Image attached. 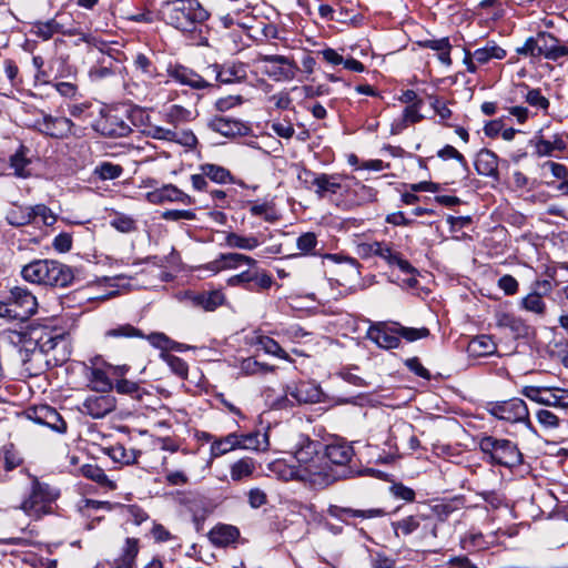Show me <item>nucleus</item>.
I'll use <instances>...</instances> for the list:
<instances>
[{
	"mask_svg": "<svg viewBox=\"0 0 568 568\" xmlns=\"http://www.w3.org/2000/svg\"><path fill=\"white\" fill-rule=\"evenodd\" d=\"M323 448L322 442L298 434L292 446V454L298 465L285 469L281 475L282 478L310 483L314 486H327L335 481L336 476L331 473V467L327 463H323Z\"/></svg>",
	"mask_w": 568,
	"mask_h": 568,
	"instance_id": "f257e3e1",
	"label": "nucleus"
},
{
	"mask_svg": "<svg viewBox=\"0 0 568 568\" xmlns=\"http://www.w3.org/2000/svg\"><path fill=\"white\" fill-rule=\"evenodd\" d=\"M165 22L182 32H194L209 18L210 12L199 0H174L161 10Z\"/></svg>",
	"mask_w": 568,
	"mask_h": 568,
	"instance_id": "f03ea898",
	"label": "nucleus"
},
{
	"mask_svg": "<svg viewBox=\"0 0 568 568\" xmlns=\"http://www.w3.org/2000/svg\"><path fill=\"white\" fill-rule=\"evenodd\" d=\"M24 281L52 287H67L74 280L72 268L54 260H34L21 270Z\"/></svg>",
	"mask_w": 568,
	"mask_h": 568,
	"instance_id": "7ed1b4c3",
	"label": "nucleus"
},
{
	"mask_svg": "<svg viewBox=\"0 0 568 568\" xmlns=\"http://www.w3.org/2000/svg\"><path fill=\"white\" fill-rule=\"evenodd\" d=\"M38 308L36 296L27 288L14 286L0 295V317L26 322Z\"/></svg>",
	"mask_w": 568,
	"mask_h": 568,
	"instance_id": "20e7f679",
	"label": "nucleus"
},
{
	"mask_svg": "<svg viewBox=\"0 0 568 568\" xmlns=\"http://www.w3.org/2000/svg\"><path fill=\"white\" fill-rule=\"evenodd\" d=\"M479 448L494 464L513 467L521 463V454L508 439L485 436L479 442Z\"/></svg>",
	"mask_w": 568,
	"mask_h": 568,
	"instance_id": "39448f33",
	"label": "nucleus"
},
{
	"mask_svg": "<svg viewBox=\"0 0 568 568\" xmlns=\"http://www.w3.org/2000/svg\"><path fill=\"white\" fill-rule=\"evenodd\" d=\"M323 463H327L331 467V473L336 476V480L341 478H348L353 475V470L348 467L353 456L354 449L345 442H334L324 445L323 448Z\"/></svg>",
	"mask_w": 568,
	"mask_h": 568,
	"instance_id": "423d86ee",
	"label": "nucleus"
},
{
	"mask_svg": "<svg viewBox=\"0 0 568 568\" xmlns=\"http://www.w3.org/2000/svg\"><path fill=\"white\" fill-rule=\"evenodd\" d=\"M58 493L45 483H41L37 477H32L31 493L23 500L21 509L29 516L41 517L47 514L50 504L55 500Z\"/></svg>",
	"mask_w": 568,
	"mask_h": 568,
	"instance_id": "0eeeda50",
	"label": "nucleus"
},
{
	"mask_svg": "<svg viewBox=\"0 0 568 568\" xmlns=\"http://www.w3.org/2000/svg\"><path fill=\"white\" fill-rule=\"evenodd\" d=\"M303 186L313 191L318 199H325L336 194L342 189L341 178L326 173H315L311 170H303L298 174Z\"/></svg>",
	"mask_w": 568,
	"mask_h": 568,
	"instance_id": "6e6552de",
	"label": "nucleus"
},
{
	"mask_svg": "<svg viewBox=\"0 0 568 568\" xmlns=\"http://www.w3.org/2000/svg\"><path fill=\"white\" fill-rule=\"evenodd\" d=\"M487 409L498 419L509 423L524 422L527 425H530L528 406L520 398L488 403Z\"/></svg>",
	"mask_w": 568,
	"mask_h": 568,
	"instance_id": "1a4fd4ad",
	"label": "nucleus"
},
{
	"mask_svg": "<svg viewBox=\"0 0 568 568\" xmlns=\"http://www.w3.org/2000/svg\"><path fill=\"white\" fill-rule=\"evenodd\" d=\"M258 60L270 64V67L265 69V73L275 81H291L300 71L296 62L285 55L263 54Z\"/></svg>",
	"mask_w": 568,
	"mask_h": 568,
	"instance_id": "9d476101",
	"label": "nucleus"
},
{
	"mask_svg": "<svg viewBox=\"0 0 568 568\" xmlns=\"http://www.w3.org/2000/svg\"><path fill=\"white\" fill-rule=\"evenodd\" d=\"M257 434L231 433L225 437L217 438L211 444L212 457H221L236 448H254L257 446Z\"/></svg>",
	"mask_w": 568,
	"mask_h": 568,
	"instance_id": "9b49d317",
	"label": "nucleus"
},
{
	"mask_svg": "<svg viewBox=\"0 0 568 568\" xmlns=\"http://www.w3.org/2000/svg\"><path fill=\"white\" fill-rule=\"evenodd\" d=\"M26 416L36 424L45 426L57 433L63 434L67 432V423L57 409L49 405L30 407L26 410Z\"/></svg>",
	"mask_w": 568,
	"mask_h": 568,
	"instance_id": "f8f14e48",
	"label": "nucleus"
},
{
	"mask_svg": "<svg viewBox=\"0 0 568 568\" xmlns=\"http://www.w3.org/2000/svg\"><path fill=\"white\" fill-rule=\"evenodd\" d=\"M34 129L40 133L53 138V139H65L72 133L74 123L64 116H52L50 114H43L41 118L34 121Z\"/></svg>",
	"mask_w": 568,
	"mask_h": 568,
	"instance_id": "ddd939ff",
	"label": "nucleus"
},
{
	"mask_svg": "<svg viewBox=\"0 0 568 568\" xmlns=\"http://www.w3.org/2000/svg\"><path fill=\"white\" fill-rule=\"evenodd\" d=\"M94 129L104 136L116 139L128 136L132 129L130 121L118 113H102L97 120Z\"/></svg>",
	"mask_w": 568,
	"mask_h": 568,
	"instance_id": "4468645a",
	"label": "nucleus"
},
{
	"mask_svg": "<svg viewBox=\"0 0 568 568\" xmlns=\"http://www.w3.org/2000/svg\"><path fill=\"white\" fill-rule=\"evenodd\" d=\"M116 408V398L109 392L88 396L81 412L94 419L104 418Z\"/></svg>",
	"mask_w": 568,
	"mask_h": 568,
	"instance_id": "2eb2a0df",
	"label": "nucleus"
},
{
	"mask_svg": "<svg viewBox=\"0 0 568 568\" xmlns=\"http://www.w3.org/2000/svg\"><path fill=\"white\" fill-rule=\"evenodd\" d=\"M145 200L151 204H163L165 202H179L183 204H193L194 200L173 184L150 191L145 194Z\"/></svg>",
	"mask_w": 568,
	"mask_h": 568,
	"instance_id": "dca6fc26",
	"label": "nucleus"
},
{
	"mask_svg": "<svg viewBox=\"0 0 568 568\" xmlns=\"http://www.w3.org/2000/svg\"><path fill=\"white\" fill-rule=\"evenodd\" d=\"M211 68L222 84L240 83L247 78V65L243 62L214 63Z\"/></svg>",
	"mask_w": 568,
	"mask_h": 568,
	"instance_id": "f3484780",
	"label": "nucleus"
},
{
	"mask_svg": "<svg viewBox=\"0 0 568 568\" xmlns=\"http://www.w3.org/2000/svg\"><path fill=\"white\" fill-rule=\"evenodd\" d=\"M327 513L331 517L336 518L346 525H353L349 518L373 519L386 515V511L382 508L354 509L336 505H331Z\"/></svg>",
	"mask_w": 568,
	"mask_h": 568,
	"instance_id": "a211bd4d",
	"label": "nucleus"
},
{
	"mask_svg": "<svg viewBox=\"0 0 568 568\" xmlns=\"http://www.w3.org/2000/svg\"><path fill=\"white\" fill-rule=\"evenodd\" d=\"M429 517L423 514L417 515H410L407 516L400 520L394 521L393 528L395 530V534L398 535V530L402 531L403 535L408 536L413 532H415L423 523L424 529L429 528V534L436 538L437 537V525L434 523H428Z\"/></svg>",
	"mask_w": 568,
	"mask_h": 568,
	"instance_id": "6ab92c4d",
	"label": "nucleus"
},
{
	"mask_svg": "<svg viewBox=\"0 0 568 568\" xmlns=\"http://www.w3.org/2000/svg\"><path fill=\"white\" fill-rule=\"evenodd\" d=\"M535 403L560 408L568 407V390L535 385Z\"/></svg>",
	"mask_w": 568,
	"mask_h": 568,
	"instance_id": "aec40b11",
	"label": "nucleus"
},
{
	"mask_svg": "<svg viewBox=\"0 0 568 568\" xmlns=\"http://www.w3.org/2000/svg\"><path fill=\"white\" fill-rule=\"evenodd\" d=\"M209 128L224 136L246 135L250 130L242 121L226 116H215Z\"/></svg>",
	"mask_w": 568,
	"mask_h": 568,
	"instance_id": "412c9836",
	"label": "nucleus"
},
{
	"mask_svg": "<svg viewBox=\"0 0 568 568\" xmlns=\"http://www.w3.org/2000/svg\"><path fill=\"white\" fill-rule=\"evenodd\" d=\"M170 77L176 82L196 90L211 87L200 74L182 65H176L170 70Z\"/></svg>",
	"mask_w": 568,
	"mask_h": 568,
	"instance_id": "4be33fe9",
	"label": "nucleus"
},
{
	"mask_svg": "<svg viewBox=\"0 0 568 568\" xmlns=\"http://www.w3.org/2000/svg\"><path fill=\"white\" fill-rule=\"evenodd\" d=\"M246 263L250 266H255L256 261L247 255L240 253H225L221 254L219 258L209 263L207 268L213 272H219L222 268H233Z\"/></svg>",
	"mask_w": 568,
	"mask_h": 568,
	"instance_id": "5701e85b",
	"label": "nucleus"
},
{
	"mask_svg": "<svg viewBox=\"0 0 568 568\" xmlns=\"http://www.w3.org/2000/svg\"><path fill=\"white\" fill-rule=\"evenodd\" d=\"M475 169L479 175L496 176L498 174V158L488 150H480L475 160Z\"/></svg>",
	"mask_w": 568,
	"mask_h": 568,
	"instance_id": "b1692460",
	"label": "nucleus"
},
{
	"mask_svg": "<svg viewBox=\"0 0 568 568\" xmlns=\"http://www.w3.org/2000/svg\"><path fill=\"white\" fill-rule=\"evenodd\" d=\"M239 537V529L231 525H219L209 532L210 541L217 547H226L235 542Z\"/></svg>",
	"mask_w": 568,
	"mask_h": 568,
	"instance_id": "393cba45",
	"label": "nucleus"
},
{
	"mask_svg": "<svg viewBox=\"0 0 568 568\" xmlns=\"http://www.w3.org/2000/svg\"><path fill=\"white\" fill-rule=\"evenodd\" d=\"M286 396H291L297 403H314L320 399V390L307 383H300L294 386H287Z\"/></svg>",
	"mask_w": 568,
	"mask_h": 568,
	"instance_id": "a878e982",
	"label": "nucleus"
},
{
	"mask_svg": "<svg viewBox=\"0 0 568 568\" xmlns=\"http://www.w3.org/2000/svg\"><path fill=\"white\" fill-rule=\"evenodd\" d=\"M535 50L539 54L551 58H557L564 53V50L557 44V39L546 32H538L535 37Z\"/></svg>",
	"mask_w": 568,
	"mask_h": 568,
	"instance_id": "bb28decb",
	"label": "nucleus"
},
{
	"mask_svg": "<svg viewBox=\"0 0 568 568\" xmlns=\"http://www.w3.org/2000/svg\"><path fill=\"white\" fill-rule=\"evenodd\" d=\"M37 344L41 352L49 353L50 351H55L59 346L65 349L68 341L64 334H53L51 331H43L37 337Z\"/></svg>",
	"mask_w": 568,
	"mask_h": 568,
	"instance_id": "cd10ccee",
	"label": "nucleus"
},
{
	"mask_svg": "<svg viewBox=\"0 0 568 568\" xmlns=\"http://www.w3.org/2000/svg\"><path fill=\"white\" fill-rule=\"evenodd\" d=\"M372 339L379 346L386 349L397 348L400 344L399 335L396 333V325L394 328H378L371 333Z\"/></svg>",
	"mask_w": 568,
	"mask_h": 568,
	"instance_id": "c85d7f7f",
	"label": "nucleus"
},
{
	"mask_svg": "<svg viewBox=\"0 0 568 568\" xmlns=\"http://www.w3.org/2000/svg\"><path fill=\"white\" fill-rule=\"evenodd\" d=\"M32 206L14 205L6 213L7 222L16 227L33 223Z\"/></svg>",
	"mask_w": 568,
	"mask_h": 568,
	"instance_id": "c756f323",
	"label": "nucleus"
},
{
	"mask_svg": "<svg viewBox=\"0 0 568 568\" xmlns=\"http://www.w3.org/2000/svg\"><path fill=\"white\" fill-rule=\"evenodd\" d=\"M81 473L85 478H88L92 481H95L103 488H106L109 490H113L116 488L115 483L113 480H111L106 476L104 470L101 467H99L98 465L85 464L81 467Z\"/></svg>",
	"mask_w": 568,
	"mask_h": 568,
	"instance_id": "7c9ffc66",
	"label": "nucleus"
},
{
	"mask_svg": "<svg viewBox=\"0 0 568 568\" xmlns=\"http://www.w3.org/2000/svg\"><path fill=\"white\" fill-rule=\"evenodd\" d=\"M114 58L112 55L102 54L97 60V64L91 67L89 77L92 81H100L114 74Z\"/></svg>",
	"mask_w": 568,
	"mask_h": 568,
	"instance_id": "2f4dec72",
	"label": "nucleus"
},
{
	"mask_svg": "<svg viewBox=\"0 0 568 568\" xmlns=\"http://www.w3.org/2000/svg\"><path fill=\"white\" fill-rule=\"evenodd\" d=\"M467 351L473 356L481 357L493 354L496 351V345L490 336L480 335L469 342Z\"/></svg>",
	"mask_w": 568,
	"mask_h": 568,
	"instance_id": "473e14b6",
	"label": "nucleus"
},
{
	"mask_svg": "<svg viewBox=\"0 0 568 568\" xmlns=\"http://www.w3.org/2000/svg\"><path fill=\"white\" fill-rule=\"evenodd\" d=\"M565 148V142L558 135L554 136V141H549L540 130L539 135L535 136V152L539 155H552L554 151H562Z\"/></svg>",
	"mask_w": 568,
	"mask_h": 568,
	"instance_id": "72a5a7b5",
	"label": "nucleus"
},
{
	"mask_svg": "<svg viewBox=\"0 0 568 568\" xmlns=\"http://www.w3.org/2000/svg\"><path fill=\"white\" fill-rule=\"evenodd\" d=\"M471 54L477 64H486L491 59H504L506 57V51L495 43H488L483 48L476 49Z\"/></svg>",
	"mask_w": 568,
	"mask_h": 568,
	"instance_id": "f704fd0d",
	"label": "nucleus"
},
{
	"mask_svg": "<svg viewBox=\"0 0 568 568\" xmlns=\"http://www.w3.org/2000/svg\"><path fill=\"white\" fill-rule=\"evenodd\" d=\"M139 552L138 539L126 538L122 556L115 561L113 568H133Z\"/></svg>",
	"mask_w": 568,
	"mask_h": 568,
	"instance_id": "c9c22d12",
	"label": "nucleus"
},
{
	"mask_svg": "<svg viewBox=\"0 0 568 568\" xmlns=\"http://www.w3.org/2000/svg\"><path fill=\"white\" fill-rule=\"evenodd\" d=\"M28 152L29 150L24 145H20L18 151L10 156V166L19 178H27L30 175L28 170L30 164V160L27 158Z\"/></svg>",
	"mask_w": 568,
	"mask_h": 568,
	"instance_id": "e433bc0d",
	"label": "nucleus"
},
{
	"mask_svg": "<svg viewBox=\"0 0 568 568\" xmlns=\"http://www.w3.org/2000/svg\"><path fill=\"white\" fill-rule=\"evenodd\" d=\"M224 294L221 291H211L197 294L194 297V303L205 311H214L224 303Z\"/></svg>",
	"mask_w": 568,
	"mask_h": 568,
	"instance_id": "4c0bfd02",
	"label": "nucleus"
},
{
	"mask_svg": "<svg viewBox=\"0 0 568 568\" xmlns=\"http://www.w3.org/2000/svg\"><path fill=\"white\" fill-rule=\"evenodd\" d=\"M225 244L230 247L252 251L260 245V241L256 236H244L232 232L226 235Z\"/></svg>",
	"mask_w": 568,
	"mask_h": 568,
	"instance_id": "58836bf2",
	"label": "nucleus"
},
{
	"mask_svg": "<svg viewBox=\"0 0 568 568\" xmlns=\"http://www.w3.org/2000/svg\"><path fill=\"white\" fill-rule=\"evenodd\" d=\"M255 470V464L252 458L245 457L235 462L231 466V478L234 481H241L248 478Z\"/></svg>",
	"mask_w": 568,
	"mask_h": 568,
	"instance_id": "ea45409f",
	"label": "nucleus"
},
{
	"mask_svg": "<svg viewBox=\"0 0 568 568\" xmlns=\"http://www.w3.org/2000/svg\"><path fill=\"white\" fill-rule=\"evenodd\" d=\"M108 455L116 463L130 465L136 463L138 454L134 449H126L121 444H115L108 449Z\"/></svg>",
	"mask_w": 568,
	"mask_h": 568,
	"instance_id": "a19ab883",
	"label": "nucleus"
},
{
	"mask_svg": "<svg viewBox=\"0 0 568 568\" xmlns=\"http://www.w3.org/2000/svg\"><path fill=\"white\" fill-rule=\"evenodd\" d=\"M114 388L119 394L129 395L136 400H142L144 395H149L138 383L124 378L119 379Z\"/></svg>",
	"mask_w": 568,
	"mask_h": 568,
	"instance_id": "79ce46f5",
	"label": "nucleus"
},
{
	"mask_svg": "<svg viewBox=\"0 0 568 568\" xmlns=\"http://www.w3.org/2000/svg\"><path fill=\"white\" fill-rule=\"evenodd\" d=\"M191 114L190 110L181 105L173 104L164 112V120L166 123L176 128L179 124L189 122L191 120Z\"/></svg>",
	"mask_w": 568,
	"mask_h": 568,
	"instance_id": "37998d69",
	"label": "nucleus"
},
{
	"mask_svg": "<svg viewBox=\"0 0 568 568\" xmlns=\"http://www.w3.org/2000/svg\"><path fill=\"white\" fill-rule=\"evenodd\" d=\"M0 455L4 463V469L7 471H11L14 468L19 467L23 459L20 456V453L16 449L13 444H7L0 449Z\"/></svg>",
	"mask_w": 568,
	"mask_h": 568,
	"instance_id": "c03bdc74",
	"label": "nucleus"
},
{
	"mask_svg": "<svg viewBox=\"0 0 568 568\" xmlns=\"http://www.w3.org/2000/svg\"><path fill=\"white\" fill-rule=\"evenodd\" d=\"M201 171L203 175L216 183H225L232 180L230 171L220 165L206 163L201 165Z\"/></svg>",
	"mask_w": 568,
	"mask_h": 568,
	"instance_id": "a18cd8bd",
	"label": "nucleus"
},
{
	"mask_svg": "<svg viewBox=\"0 0 568 568\" xmlns=\"http://www.w3.org/2000/svg\"><path fill=\"white\" fill-rule=\"evenodd\" d=\"M36 28L37 34L43 40L51 39L55 33H67L63 30V26L59 23L55 19H50L45 22H38L36 24Z\"/></svg>",
	"mask_w": 568,
	"mask_h": 568,
	"instance_id": "49530a36",
	"label": "nucleus"
},
{
	"mask_svg": "<svg viewBox=\"0 0 568 568\" xmlns=\"http://www.w3.org/2000/svg\"><path fill=\"white\" fill-rule=\"evenodd\" d=\"M89 381L93 385V389L101 393L110 392L113 388V385L106 376L105 372L100 368L91 369Z\"/></svg>",
	"mask_w": 568,
	"mask_h": 568,
	"instance_id": "de8ad7c7",
	"label": "nucleus"
},
{
	"mask_svg": "<svg viewBox=\"0 0 568 568\" xmlns=\"http://www.w3.org/2000/svg\"><path fill=\"white\" fill-rule=\"evenodd\" d=\"M104 336L105 337H113V338H120V337H125V338H132V337L143 338L144 334L139 328L134 327L131 324H123V325H119V326H116L114 328L108 329L104 333Z\"/></svg>",
	"mask_w": 568,
	"mask_h": 568,
	"instance_id": "09e8293b",
	"label": "nucleus"
},
{
	"mask_svg": "<svg viewBox=\"0 0 568 568\" xmlns=\"http://www.w3.org/2000/svg\"><path fill=\"white\" fill-rule=\"evenodd\" d=\"M396 333L399 335V338L403 337L407 342H415L420 338H426L430 334L429 329L426 327L414 328L402 326L399 324H396Z\"/></svg>",
	"mask_w": 568,
	"mask_h": 568,
	"instance_id": "8fccbe9b",
	"label": "nucleus"
},
{
	"mask_svg": "<svg viewBox=\"0 0 568 568\" xmlns=\"http://www.w3.org/2000/svg\"><path fill=\"white\" fill-rule=\"evenodd\" d=\"M123 172V169L118 165L113 164L111 162H102L100 165H98L94 170V173L101 179V180H113L119 178Z\"/></svg>",
	"mask_w": 568,
	"mask_h": 568,
	"instance_id": "3c124183",
	"label": "nucleus"
},
{
	"mask_svg": "<svg viewBox=\"0 0 568 568\" xmlns=\"http://www.w3.org/2000/svg\"><path fill=\"white\" fill-rule=\"evenodd\" d=\"M161 357L178 376L182 378L187 376L189 367L182 358L169 353H163Z\"/></svg>",
	"mask_w": 568,
	"mask_h": 568,
	"instance_id": "603ef678",
	"label": "nucleus"
},
{
	"mask_svg": "<svg viewBox=\"0 0 568 568\" xmlns=\"http://www.w3.org/2000/svg\"><path fill=\"white\" fill-rule=\"evenodd\" d=\"M252 284L255 286L253 292L265 291L273 285V277L264 270L253 266Z\"/></svg>",
	"mask_w": 568,
	"mask_h": 568,
	"instance_id": "864d4df0",
	"label": "nucleus"
},
{
	"mask_svg": "<svg viewBox=\"0 0 568 568\" xmlns=\"http://www.w3.org/2000/svg\"><path fill=\"white\" fill-rule=\"evenodd\" d=\"M317 245V236L313 232H306L297 237L296 246L301 251V254H314V250Z\"/></svg>",
	"mask_w": 568,
	"mask_h": 568,
	"instance_id": "5fc2aeb1",
	"label": "nucleus"
},
{
	"mask_svg": "<svg viewBox=\"0 0 568 568\" xmlns=\"http://www.w3.org/2000/svg\"><path fill=\"white\" fill-rule=\"evenodd\" d=\"M111 225L115 230H118L119 232H122V233H131L136 230V222L134 221V219H132L129 215L121 214V213L116 214L112 219Z\"/></svg>",
	"mask_w": 568,
	"mask_h": 568,
	"instance_id": "6e6d98bb",
	"label": "nucleus"
},
{
	"mask_svg": "<svg viewBox=\"0 0 568 568\" xmlns=\"http://www.w3.org/2000/svg\"><path fill=\"white\" fill-rule=\"evenodd\" d=\"M253 266L240 274L231 276L227 280L230 286H242L248 291H254L255 286L252 284Z\"/></svg>",
	"mask_w": 568,
	"mask_h": 568,
	"instance_id": "4d7b16f0",
	"label": "nucleus"
},
{
	"mask_svg": "<svg viewBox=\"0 0 568 568\" xmlns=\"http://www.w3.org/2000/svg\"><path fill=\"white\" fill-rule=\"evenodd\" d=\"M437 156L444 161L454 159L460 163V165L464 168L465 171H468V163H467L465 156L453 145H449V144L445 145L443 149H440L437 152Z\"/></svg>",
	"mask_w": 568,
	"mask_h": 568,
	"instance_id": "13d9d810",
	"label": "nucleus"
},
{
	"mask_svg": "<svg viewBox=\"0 0 568 568\" xmlns=\"http://www.w3.org/2000/svg\"><path fill=\"white\" fill-rule=\"evenodd\" d=\"M33 222L39 217L44 225L51 226L55 223L57 216L44 204H37L32 206Z\"/></svg>",
	"mask_w": 568,
	"mask_h": 568,
	"instance_id": "bf43d9fd",
	"label": "nucleus"
},
{
	"mask_svg": "<svg viewBox=\"0 0 568 568\" xmlns=\"http://www.w3.org/2000/svg\"><path fill=\"white\" fill-rule=\"evenodd\" d=\"M260 345L271 355L277 356L283 359H288V354L280 346V344L271 337H261Z\"/></svg>",
	"mask_w": 568,
	"mask_h": 568,
	"instance_id": "052dcab7",
	"label": "nucleus"
},
{
	"mask_svg": "<svg viewBox=\"0 0 568 568\" xmlns=\"http://www.w3.org/2000/svg\"><path fill=\"white\" fill-rule=\"evenodd\" d=\"M170 142H175L178 144H181V145L187 146V148H194L197 143V139L191 130H182V131L174 130V136H172Z\"/></svg>",
	"mask_w": 568,
	"mask_h": 568,
	"instance_id": "680f3d73",
	"label": "nucleus"
},
{
	"mask_svg": "<svg viewBox=\"0 0 568 568\" xmlns=\"http://www.w3.org/2000/svg\"><path fill=\"white\" fill-rule=\"evenodd\" d=\"M542 174L546 176L548 173H550L552 176L557 179H565L568 174V170L565 165L552 162V161H546L540 166Z\"/></svg>",
	"mask_w": 568,
	"mask_h": 568,
	"instance_id": "e2e57ef3",
	"label": "nucleus"
},
{
	"mask_svg": "<svg viewBox=\"0 0 568 568\" xmlns=\"http://www.w3.org/2000/svg\"><path fill=\"white\" fill-rule=\"evenodd\" d=\"M134 65L142 73L146 74L149 78H153L155 74V68L152 61L143 53L136 54L134 58Z\"/></svg>",
	"mask_w": 568,
	"mask_h": 568,
	"instance_id": "0e129e2a",
	"label": "nucleus"
},
{
	"mask_svg": "<svg viewBox=\"0 0 568 568\" xmlns=\"http://www.w3.org/2000/svg\"><path fill=\"white\" fill-rule=\"evenodd\" d=\"M196 215L191 210H168L162 213V219L165 221H180V220H195Z\"/></svg>",
	"mask_w": 568,
	"mask_h": 568,
	"instance_id": "69168bd1",
	"label": "nucleus"
},
{
	"mask_svg": "<svg viewBox=\"0 0 568 568\" xmlns=\"http://www.w3.org/2000/svg\"><path fill=\"white\" fill-rule=\"evenodd\" d=\"M123 509L129 519L135 525H141L149 518V515L138 505L123 506Z\"/></svg>",
	"mask_w": 568,
	"mask_h": 568,
	"instance_id": "338daca9",
	"label": "nucleus"
},
{
	"mask_svg": "<svg viewBox=\"0 0 568 568\" xmlns=\"http://www.w3.org/2000/svg\"><path fill=\"white\" fill-rule=\"evenodd\" d=\"M422 105L423 101H417L405 108L402 116L407 122V124L422 121L423 115L419 113Z\"/></svg>",
	"mask_w": 568,
	"mask_h": 568,
	"instance_id": "774afa93",
	"label": "nucleus"
}]
</instances>
